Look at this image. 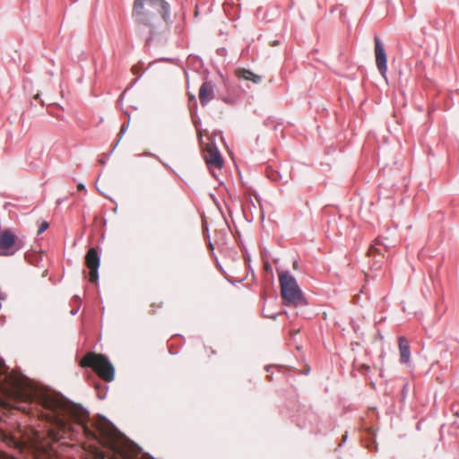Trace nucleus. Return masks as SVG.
I'll return each instance as SVG.
<instances>
[{
	"label": "nucleus",
	"mask_w": 459,
	"mask_h": 459,
	"mask_svg": "<svg viewBox=\"0 0 459 459\" xmlns=\"http://www.w3.org/2000/svg\"><path fill=\"white\" fill-rule=\"evenodd\" d=\"M30 404L39 416L63 432H82L89 439L99 440L114 454L108 459H154L149 455L137 457L141 448L125 437L106 417L101 416L91 426L87 423L89 412L62 394L52 391L34 392L26 394ZM96 459H105L98 454Z\"/></svg>",
	"instance_id": "1"
},
{
	"label": "nucleus",
	"mask_w": 459,
	"mask_h": 459,
	"mask_svg": "<svg viewBox=\"0 0 459 459\" xmlns=\"http://www.w3.org/2000/svg\"><path fill=\"white\" fill-rule=\"evenodd\" d=\"M132 16L138 26L148 28L145 46L162 44V22L166 26L173 23L170 4L166 0H134Z\"/></svg>",
	"instance_id": "2"
},
{
	"label": "nucleus",
	"mask_w": 459,
	"mask_h": 459,
	"mask_svg": "<svg viewBox=\"0 0 459 459\" xmlns=\"http://www.w3.org/2000/svg\"><path fill=\"white\" fill-rule=\"evenodd\" d=\"M281 286V294L285 306H306L307 300L296 279L289 271L278 273Z\"/></svg>",
	"instance_id": "3"
},
{
	"label": "nucleus",
	"mask_w": 459,
	"mask_h": 459,
	"mask_svg": "<svg viewBox=\"0 0 459 459\" xmlns=\"http://www.w3.org/2000/svg\"><path fill=\"white\" fill-rule=\"evenodd\" d=\"M82 367H89L105 381L110 382L114 379L115 368L108 357L94 352L87 353L81 360Z\"/></svg>",
	"instance_id": "4"
},
{
	"label": "nucleus",
	"mask_w": 459,
	"mask_h": 459,
	"mask_svg": "<svg viewBox=\"0 0 459 459\" xmlns=\"http://www.w3.org/2000/svg\"><path fill=\"white\" fill-rule=\"evenodd\" d=\"M198 96L199 100L204 107L206 106L213 98H217L230 106H235L238 101L235 95H225L221 93L219 90L215 92L213 83L207 80L200 86Z\"/></svg>",
	"instance_id": "5"
},
{
	"label": "nucleus",
	"mask_w": 459,
	"mask_h": 459,
	"mask_svg": "<svg viewBox=\"0 0 459 459\" xmlns=\"http://www.w3.org/2000/svg\"><path fill=\"white\" fill-rule=\"evenodd\" d=\"M376 65L381 76L386 80L387 56L384 45L378 36H375Z\"/></svg>",
	"instance_id": "6"
},
{
	"label": "nucleus",
	"mask_w": 459,
	"mask_h": 459,
	"mask_svg": "<svg viewBox=\"0 0 459 459\" xmlns=\"http://www.w3.org/2000/svg\"><path fill=\"white\" fill-rule=\"evenodd\" d=\"M85 264L90 269V281L91 282H96L99 280L100 256L94 247H91L88 250L85 256Z\"/></svg>",
	"instance_id": "7"
},
{
	"label": "nucleus",
	"mask_w": 459,
	"mask_h": 459,
	"mask_svg": "<svg viewBox=\"0 0 459 459\" xmlns=\"http://www.w3.org/2000/svg\"><path fill=\"white\" fill-rule=\"evenodd\" d=\"M16 236L9 230H4L0 234V255H8L11 253L8 249L15 245Z\"/></svg>",
	"instance_id": "8"
},
{
	"label": "nucleus",
	"mask_w": 459,
	"mask_h": 459,
	"mask_svg": "<svg viewBox=\"0 0 459 459\" xmlns=\"http://www.w3.org/2000/svg\"><path fill=\"white\" fill-rule=\"evenodd\" d=\"M205 160L208 165L214 166L215 168L221 169L223 166V159L215 146H210L207 150Z\"/></svg>",
	"instance_id": "9"
},
{
	"label": "nucleus",
	"mask_w": 459,
	"mask_h": 459,
	"mask_svg": "<svg viewBox=\"0 0 459 459\" xmlns=\"http://www.w3.org/2000/svg\"><path fill=\"white\" fill-rule=\"evenodd\" d=\"M398 345L400 351V361L401 363L406 364L410 361L411 358V350L409 342L404 336H400L398 338Z\"/></svg>",
	"instance_id": "10"
},
{
	"label": "nucleus",
	"mask_w": 459,
	"mask_h": 459,
	"mask_svg": "<svg viewBox=\"0 0 459 459\" xmlns=\"http://www.w3.org/2000/svg\"><path fill=\"white\" fill-rule=\"evenodd\" d=\"M236 74L238 79H244L246 81H251L255 84L262 82V76L254 74L252 71L245 68L238 69Z\"/></svg>",
	"instance_id": "11"
},
{
	"label": "nucleus",
	"mask_w": 459,
	"mask_h": 459,
	"mask_svg": "<svg viewBox=\"0 0 459 459\" xmlns=\"http://www.w3.org/2000/svg\"><path fill=\"white\" fill-rule=\"evenodd\" d=\"M129 123H130V117H128V120L126 123L123 124L120 127V131H119V138L118 140L116 142V143L114 144V146L112 147V149L110 150V152L108 153V157L114 152V150L117 148V146L118 145L120 140L122 139L124 134L126 132V130L128 129V126H129Z\"/></svg>",
	"instance_id": "12"
},
{
	"label": "nucleus",
	"mask_w": 459,
	"mask_h": 459,
	"mask_svg": "<svg viewBox=\"0 0 459 459\" xmlns=\"http://www.w3.org/2000/svg\"><path fill=\"white\" fill-rule=\"evenodd\" d=\"M268 178L273 181H277L281 179V176L277 171H273L271 174L268 175Z\"/></svg>",
	"instance_id": "13"
},
{
	"label": "nucleus",
	"mask_w": 459,
	"mask_h": 459,
	"mask_svg": "<svg viewBox=\"0 0 459 459\" xmlns=\"http://www.w3.org/2000/svg\"><path fill=\"white\" fill-rule=\"evenodd\" d=\"M48 226H49L48 222L43 221L38 230V235L44 232L48 228Z\"/></svg>",
	"instance_id": "14"
},
{
	"label": "nucleus",
	"mask_w": 459,
	"mask_h": 459,
	"mask_svg": "<svg viewBox=\"0 0 459 459\" xmlns=\"http://www.w3.org/2000/svg\"><path fill=\"white\" fill-rule=\"evenodd\" d=\"M376 246H383L385 248L389 247V243H386L385 240L381 239L380 238H377L376 239Z\"/></svg>",
	"instance_id": "15"
},
{
	"label": "nucleus",
	"mask_w": 459,
	"mask_h": 459,
	"mask_svg": "<svg viewBox=\"0 0 459 459\" xmlns=\"http://www.w3.org/2000/svg\"><path fill=\"white\" fill-rule=\"evenodd\" d=\"M158 61L170 62L173 64H177V62H178L179 59L178 58H170V57H161V58L158 59Z\"/></svg>",
	"instance_id": "16"
},
{
	"label": "nucleus",
	"mask_w": 459,
	"mask_h": 459,
	"mask_svg": "<svg viewBox=\"0 0 459 459\" xmlns=\"http://www.w3.org/2000/svg\"><path fill=\"white\" fill-rule=\"evenodd\" d=\"M191 100L194 102V108H190V115H196L197 109H196V99L195 96L191 97Z\"/></svg>",
	"instance_id": "17"
},
{
	"label": "nucleus",
	"mask_w": 459,
	"mask_h": 459,
	"mask_svg": "<svg viewBox=\"0 0 459 459\" xmlns=\"http://www.w3.org/2000/svg\"><path fill=\"white\" fill-rule=\"evenodd\" d=\"M217 54H218L219 56H226V54H227V49H226L225 48H219L217 49Z\"/></svg>",
	"instance_id": "18"
},
{
	"label": "nucleus",
	"mask_w": 459,
	"mask_h": 459,
	"mask_svg": "<svg viewBox=\"0 0 459 459\" xmlns=\"http://www.w3.org/2000/svg\"><path fill=\"white\" fill-rule=\"evenodd\" d=\"M264 316L265 317H268V318H272V319H275L277 315L276 314H271V312H268V313H264Z\"/></svg>",
	"instance_id": "19"
},
{
	"label": "nucleus",
	"mask_w": 459,
	"mask_h": 459,
	"mask_svg": "<svg viewBox=\"0 0 459 459\" xmlns=\"http://www.w3.org/2000/svg\"><path fill=\"white\" fill-rule=\"evenodd\" d=\"M264 316L265 317H268V318H272V319H275L277 315L276 314H271V312H268V313H264Z\"/></svg>",
	"instance_id": "20"
},
{
	"label": "nucleus",
	"mask_w": 459,
	"mask_h": 459,
	"mask_svg": "<svg viewBox=\"0 0 459 459\" xmlns=\"http://www.w3.org/2000/svg\"><path fill=\"white\" fill-rule=\"evenodd\" d=\"M141 156H152V157H155V155L153 153H152L151 152H145L144 153L141 154Z\"/></svg>",
	"instance_id": "21"
},
{
	"label": "nucleus",
	"mask_w": 459,
	"mask_h": 459,
	"mask_svg": "<svg viewBox=\"0 0 459 459\" xmlns=\"http://www.w3.org/2000/svg\"><path fill=\"white\" fill-rule=\"evenodd\" d=\"M137 80H138V79H134V80L130 83V85L126 87V90H128V89H130V88H132V87L136 83Z\"/></svg>",
	"instance_id": "22"
},
{
	"label": "nucleus",
	"mask_w": 459,
	"mask_h": 459,
	"mask_svg": "<svg viewBox=\"0 0 459 459\" xmlns=\"http://www.w3.org/2000/svg\"><path fill=\"white\" fill-rule=\"evenodd\" d=\"M77 188L79 190H84L85 189V186L82 183H79L78 186H77Z\"/></svg>",
	"instance_id": "23"
},
{
	"label": "nucleus",
	"mask_w": 459,
	"mask_h": 459,
	"mask_svg": "<svg viewBox=\"0 0 459 459\" xmlns=\"http://www.w3.org/2000/svg\"><path fill=\"white\" fill-rule=\"evenodd\" d=\"M273 122L270 120V118H267L265 121H264V125L265 126H270Z\"/></svg>",
	"instance_id": "24"
},
{
	"label": "nucleus",
	"mask_w": 459,
	"mask_h": 459,
	"mask_svg": "<svg viewBox=\"0 0 459 459\" xmlns=\"http://www.w3.org/2000/svg\"><path fill=\"white\" fill-rule=\"evenodd\" d=\"M78 310H79V307H77L76 309L72 310L71 311V315H73V316L76 315Z\"/></svg>",
	"instance_id": "25"
},
{
	"label": "nucleus",
	"mask_w": 459,
	"mask_h": 459,
	"mask_svg": "<svg viewBox=\"0 0 459 459\" xmlns=\"http://www.w3.org/2000/svg\"><path fill=\"white\" fill-rule=\"evenodd\" d=\"M15 388L17 389H20V386L18 385V383L14 382L13 384H12Z\"/></svg>",
	"instance_id": "26"
},
{
	"label": "nucleus",
	"mask_w": 459,
	"mask_h": 459,
	"mask_svg": "<svg viewBox=\"0 0 459 459\" xmlns=\"http://www.w3.org/2000/svg\"><path fill=\"white\" fill-rule=\"evenodd\" d=\"M374 249H376L377 252H379V253H380L379 249L377 247V246H376V245H375L373 247H371V250H374Z\"/></svg>",
	"instance_id": "27"
},
{
	"label": "nucleus",
	"mask_w": 459,
	"mask_h": 459,
	"mask_svg": "<svg viewBox=\"0 0 459 459\" xmlns=\"http://www.w3.org/2000/svg\"><path fill=\"white\" fill-rule=\"evenodd\" d=\"M346 439H347V433H345V435H343L342 441L344 442V441H346Z\"/></svg>",
	"instance_id": "28"
},
{
	"label": "nucleus",
	"mask_w": 459,
	"mask_h": 459,
	"mask_svg": "<svg viewBox=\"0 0 459 459\" xmlns=\"http://www.w3.org/2000/svg\"><path fill=\"white\" fill-rule=\"evenodd\" d=\"M62 202H63V201H62L61 199H58V200L56 201V204H57V205H59V204H62Z\"/></svg>",
	"instance_id": "29"
},
{
	"label": "nucleus",
	"mask_w": 459,
	"mask_h": 459,
	"mask_svg": "<svg viewBox=\"0 0 459 459\" xmlns=\"http://www.w3.org/2000/svg\"><path fill=\"white\" fill-rule=\"evenodd\" d=\"M100 163H101L102 165H104V164H106V160H100Z\"/></svg>",
	"instance_id": "30"
},
{
	"label": "nucleus",
	"mask_w": 459,
	"mask_h": 459,
	"mask_svg": "<svg viewBox=\"0 0 459 459\" xmlns=\"http://www.w3.org/2000/svg\"><path fill=\"white\" fill-rule=\"evenodd\" d=\"M132 70H133V73H135V66H133Z\"/></svg>",
	"instance_id": "31"
},
{
	"label": "nucleus",
	"mask_w": 459,
	"mask_h": 459,
	"mask_svg": "<svg viewBox=\"0 0 459 459\" xmlns=\"http://www.w3.org/2000/svg\"><path fill=\"white\" fill-rule=\"evenodd\" d=\"M104 397H105V395H100V399H103Z\"/></svg>",
	"instance_id": "32"
},
{
	"label": "nucleus",
	"mask_w": 459,
	"mask_h": 459,
	"mask_svg": "<svg viewBox=\"0 0 459 459\" xmlns=\"http://www.w3.org/2000/svg\"><path fill=\"white\" fill-rule=\"evenodd\" d=\"M71 1H72V3H75V2H77L78 0H71Z\"/></svg>",
	"instance_id": "33"
}]
</instances>
